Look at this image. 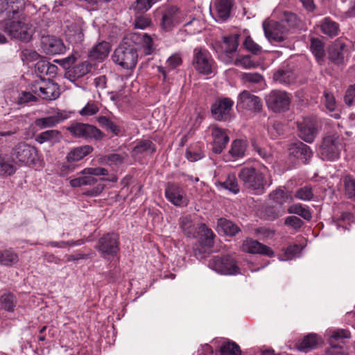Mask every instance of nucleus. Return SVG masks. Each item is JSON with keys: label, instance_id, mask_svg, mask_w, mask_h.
Masks as SVG:
<instances>
[{"label": "nucleus", "instance_id": "f257e3e1", "mask_svg": "<svg viewBox=\"0 0 355 355\" xmlns=\"http://www.w3.org/2000/svg\"><path fill=\"white\" fill-rule=\"evenodd\" d=\"M24 10L23 0H0V12H6V15L0 21L3 31L12 38L28 42L32 40L34 31Z\"/></svg>", "mask_w": 355, "mask_h": 355}, {"label": "nucleus", "instance_id": "f03ea898", "mask_svg": "<svg viewBox=\"0 0 355 355\" xmlns=\"http://www.w3.org/2000/svg\"><path fill=\"white\" fill-rule=\"evenodd\" d=\"M112 59L125 69L132 70L136 67L138 61L137 50L131 44L129 37L125 38L114 50Z\"/></svg>", "mask_w": 355, "mask_h": 355}, {"label": "nucleus", "instance_id": "7ed1b4c3", "mask_svg": "<svg viewBox=\"0 0 355 355\" xmlns=\"http://www.w3.org/2000/svg\"><path fill=\"white\" fill-rule=\"evenodd\" d=\"M239 178L243 187L255 194L265 192L267 180L263 173L252 166L243 167L239 173Z\"/></svg>", "mask_w": 355, "mask_h": 355}, {"label": "nucleus", "instance_id": "20e7f679", "mask_svg": "<svg viewBox=\"0 0 355 355\" xmlns=\"http://www.w3.org/2000/svg\"><path fill=\"white\" fill-rule=\"evenodd\" d=\"M191 64L197 73L203 76H209L216 71V63L205 47L197 46L193 50Z\"/></svg>", "mask_w": 355, "mask_h": 355}, {"label": "nucleus", "instance_id": "39448f33", "mask_svg": "<svg viewBox=\"0 0 355 355\" xmlns=\"http://www.w3.org/2000/svg\"><path fill=\"white\" fill-rule=\"evenodd\" d=\"M29 88L34 94L46 101L55 100L60 94L58 85L50 79L35 80L29 85Z\"/></svg>", "mask_w": 355, "mask_h": 355}, {"label": "nucleus", "instance_id": "423d86ee", "mask_svg": "<svg viewBox=\"0 0 355 355\" xmlns=\"http://www.w3.org/2000/svg\"><path fill=\"white\" fill-rule=\"evenodd\" d=\"M238 34H232L222 37V42H216L213 48L218 57L227 64L232 63V55L235 53L239 46Z\"/></svg>", "mask_w": 355, "mask_h": 355}, {"label": "nucleus", "instance_id": "0eeeda50", "mask_svg": "<svg viewBox=\"0 0 355 355\" xmlns=\"http://www.w3.org/2000/svg\"><path fill=\"white\" fill-rule=\"evenodd\" d=\"M209 266L218 273L224 275H236L241 273L236 261L230 255L215 256L209 260Z\"/></svg>", "mask_w": 355, "mask_h": 355}, {"label": "nucleus", "instance_id": "6e6552de", "mask_svg": "<svg viewBox=\"0 0 355 355\" xmlns=\"http://www.w3.org/2000/svg\"><path fill=\"white\" fill-rule=\"evenodd\" d=\"M234 102L228 97H220L215 100L210 107L211 115L218 121H229L233 116Z\"/></svg>", "mask_w": 355, "mask_h": 355}, {"label": "nucleus", "instance_id": "1a4fd4ad", "mask_svg": "<svg viewBox=\"0 0 355 355\" xmlns=\"http://www.w3.org/2000/svg\"><path fill=\"white\" fill-rule=\"evenodd\" d=\"M289 94L284 91L272 90L266 96V103L268 109L275 113L287 111L291 103Z\"/></svg>", "mask_w": 355, "mask_h": 355}, {"label": "nucleus", "instance_id": "9d476101", "mask_svg": "<svg viewBox=\"0 0 355 355\" xmlns=\"http://www.w3.org/2000/svg\"><path fill=\"white\" fill-rule=\"evenodd\" d=\"M340 144L339 137L334 135H329L323 138L320 146V154L324 160H335L340 156Z\"/></svg>", "mask_w": 355, "mask_h": 355}, {"label": "nucleus", "instance_id": "9b49d317", "mask_svg": "<svg viewBox=\"0 0 355 355\" xmlns=\"http://www.w3.org/2000/svg\"><path fill=\"white\" fill-rule=\"evenodd\" d=\"M12 156L21 163L31 165L38 159V151L35 147L26 142H19L13 148Z\"/></svg>", "mask_w": 355, "mask_h": 355}, {"label": "nucleus", "instance_id": "f8f14e48", "mask_svg": "<svg viewBox=\"0 0 355 355\" xmlns=\"http://www.w3.org/2000/svg\"><path fill=\"white\" fill-rule=\"evenodd\" d=\"M67 130L75 137L84 139L101 140L104 137L101 130L87 123H73L67 128Z\"/></svg>", "mask_w": 355, "mask_h": 355}, {"label": "nucleus", "instance_id": "ddd939ff", "mask_svg": "<svg viewBox=\"0 0 355 355\" xmlns=\"http://www.w3.org/2000/svg\"><path fill=\"white\" fill-rule=\"evenodd\" d=\"M96 250L103 258L114 257L119 251V238L115 233H107L98 239Z\"/></svg>", "mask_w": 355, "mask_h": 355}, {"label": "nucleus", "instance_id": "4468645a", "mask_svg": "<svg viewBox=\"0 0 355 355\" xmlns=\"http://www.w3.org/2000/svg\"><path fill=\"white\" fill-rule=\"evenodd\" d=\"M182 21V12L180 8L171 5L162 12L160 27L166 32L171 31Z\"/></svg>", "mask_w": 355, "mask_h": 355}, {"label": "nucleus", "instance_id": "2eb2a0df", "mask_svg": "<svg viewBox=\"0 0 355 355\" xmlns=\"http://www.w3.org/2000/svg\"><path fill=\"white\" fill-rule=\"evenodd\" d=\"M349 338L350 332L348 330L338 329L333 331L328 340L330 347L326 351V354L346 355L343 339Z\"/></svg>", "mask_w": 355, "mask_h": 355}, {"label": "nucleus", "instance_id": "dca6fc26", "mask_svg": "<svg viewBox=\"0 0 355 355\" xmlns=\"http://www.w3.org/2000/svg\"><path fill=\"white\" fill-rule=\"evenodd\" d=\"M263 30L266 37L270 42H282L286 40L288 28L285 22H272L268 26L263 24Z\"/></svg>", "mask_w": 355, "mask_h": 355}, {"label": "nucleus", "instance_id": "f3484780", "mask_svg": "<svg viewBox=\"0 0 355 355\" xmlns=\"http://www.w3.org/2000/svg\"><path fill=\"white\" fill-rule=\"evenodd\" d=\"M236 107L239 109L260 112L262 109V103L259 97L245 90L239 95Z\"/></svg>", "mask_w": 355, "mask_h": 355}, {"label": "nucleus", "instance_id": "a211bd4d", "mask_svg": "<svg viewBox=\"0 0 355 355\" xmlns=\"http://www.w3.org/2000/svg\"><path fill=\"white\" fill-rule=\"evenodd\" d=\"M165 196L168 201L175 206H186L187 205L185 192L178 184L168 182L165 189Z\"/></svg>", "mask_w": 355, "mask_h": 355}, {"label": "nucleus", "instance_id": "6ab92c4d", "mask_svg": "<svg viewBox=\"0 0 355 355\" xmlns=\"http://www.w3.org/2000/svg\"><path fill=\"white\" fill-rule=\"evenodd\" d=\"M69 118V114L63 110H58L52 114L36 119L35 125L40 129L53 128Z\"/></svg>", "mask_w": 355, "mask_h": 355}, {"label": "nucleus", "instance_id": "aec40b11", "mask_svg": "<svg viewBox=\"0 0 355 355\" xmlns=\"http://www.w3.org/2000/svg\"><path fill=\"white\" fill-rule=\"evenodd\" d=\"M347 51V45L341 39H337L329 46V59L336 65L340 66L345 64V56Z\"/></svg>", "mask_w": 355, "mask_h": 355}, {"label": "nucleus", "instance_id": "412c9836", "mask_svg": "<svg viewBox=\"0 0 355 355\" xmlns=\"http://www.w3.org/2000/svg\"><path fill=\"white\" fill-rule=\"evenodd\" d=\"M299 137L307 143H312L318 135V128L314 121L310 119H304L297 123Z\"/></svg>", "mask_w": 355, "mask_h": 355}, {"label": "nucleus", "instance_id": "4be33fe9", "mask_svg": "<svg viewBox=\"0 0 355 355\" xmlns=\"http://www.w3.org/2000/svg\"><path fill=\"white\" fill-rule=\"evenodd\" d=\"M41 45L44 53L49 55L61 54L66 50L62 40L54 36L42 37Z\"/></svg>", "mask_w": 355, "mask_h": 355}, {"label": "nucleus", "instance_id": "5701e85b", "mask_svg": "<svg viewBox=\"0 0 355 355\" xmlns=\"http://www.w3.org/2000/svg\"><path fill=\"white\" fill-rule=\"evenodd\" d=\"M211 135L213 137L212 151L216 154H220L230 141L227 132L226 130L215 125L211 128Z\"/></svg>", "mask_w": 355, "mask_h": 355}, {"label": "nucleus", "instance_id": "b1692460", "mask_svg": "<svg viewBox=\"0 0 355 355\" xmlns=\"http://www.w3.org/2000/svg\"><path fill=\"white\" fill-rule=\"evenodd\" d=\"M241 248L243 252L250 254H260L269 257L274 256V252L270 247L252 239H246L243 241Z\"/></svg>", "mask_w": 355, "mask_h": 355}, {"label": "nucleus", "instance_id": "393cba45", "mask_svg": "<svg viewBox=\"0 0 355 355\" xmlns=\"http://www.w3.org/2000/svg\"><path fill=\"white\" fill-rule=\"evenodd\" d=\"M156 151L155 144L149 139L139 140L131 152L135 159H142L153 154Z\"/></svg>", "mask_w": 355, "mask_h": 355}, {"label": "nucleus", "instance_id": "a878e982", "mask_svg": "<svg viewBox=\"0 0 355 355\" xmlns=\"http://www.w3.org/2000/svg\"><path fill=\"white\" fill-rule=\"evenodd\" d=\"M289 150L291 155L302 160L304 164H306L313 156L311 148L300 141L291 144Z\"/></svg>", "mask_w": 355, "mask_h": 355}, {"label": "nucleus", "instance_id": "bb28decb", "mask_svg": "<svg viewBox=\"0 0 355 355\" xmlns=\"http://www.w3.org/2000/svg\"><path fill=\"white\" fill-rule=\"evenodd\" d=\"M91 68L92 65L87 61L80 62L69 67L65 72V77L69 80L74 82L88 73Z\"/></svg>", "mask_w": 355, "mask_h": 355}, {"label": "nucleus", "instance_id": "cd10ccee", "mask_svg": "<svg viewBox=\"0 0 355 355\" xmlns=\"http://www.w3.org/2000/svg\"><path fill=\"white\" fill-rule=\"evenodd\" d=\"M273 80L284 85H290L295 82L296 75L289 67H282L273 73Z\"/></svg>", "mask_w": 355, "mask_h": 355}, {"label": "nucleus", "instance_id": "c85d7f7f", "mask_svg": "<svg viewBox=\"0 0 355 355\" xmlns=\"http://www.w3.org/2000/svg\"><path fill=\"white\" fill-rule=\"evenodd\" d=\"M110 50V43L102 41L92 48L89 53V57L91 60L103 61L108 56Z\"/></svg>", "mask_w": 355, "mask_h": 355}, {"label": "nucleus", "instance_id": "c756f323", "mask_svg": "<svg viewBox=\"0 0 355 355\" xmlns=\"http://www.w3.org/2000/svg\"><path fill=\"white\" fill-rule=\"evenodd\" d=\"M93 150V147L90 145L73 148L67 155L66 159L69 163L78 162L90 154Z\"/></svg>", "mask_w": 355, "mask_h": 355}, {"label": "nucleus", "instance_id": "7c9ffc66", "mask_svg": "<svg viewBox=\"0 0 355 355\" xmlns=\"http://www.w3.org/2000/svg\"><path fill=\"white\" fill-rule=\"evenodd\" d=\"M197 232V236L200 237L201 243L205 246L212 247L214 245L216 235L205 223H200L198 226Z\"/></svg>", "mask_w": 355, "mask_h": 355}, {"label": "nucleus", "instance_id": "2f4dec72", "mask_svg": "<svg viewBox=\"0 0 355 355\" xmlns=\"http://www.w3.org/2000/svg\"><path fill=\"white\" fill-rule=\"evenodd\" d=\"M128 37L132 42L142 43L146 55H149L153 52V39L147 33L140 34L132 33H130Z\"/></svg>", "mask_w": 355, "mask_h": 355}, {"label": "nucleus", "instance_id": "473e14b6", "mask_svg": "<svg viewBox=\"0 0 355 355\" xmlns=\"http://www.w3.org/2000/svg\"><path fill=\"white\" fill-rule=\"evenodd\" d=\"M180 226L184 235L189 238H196L198 227L194 224L191 216H185L180 218Z\"/></svg>", "mask_w": 355, "mask_h": 355}, {"label": "nucleus", "instance_id": "72a5a7b5", "mask_svg": "<svg viewBox=\"0 0 355 355\" xmlns=\"http://www.w3.org/2000/svg\"><path fill=\"white\" fill-rule=\"evenodd\" d=\"M62 136L60 131L57 130H49L44 131L35 136V141L39 144L51 142L52 144L58 143Z\"/></svg>", "mask_w": 355, "mask_h": 355}, {"label": "nucleus", "instance_id": "f704fd0d", "mask_svg": "<svg viewBox=\"0 0 355 355\" xmlns=\"http://www.w3.org/2000/svg\"><path fill=\"white\" fill-rule=\"evenodd\" d=\"M217 17L221 20H226L230 15L233 6L232 0H217L215 3Z\"/></svg>", "mask_w": 355, "mask_h": 355}, {"label": "nucleus", "instance_id": "c9c22d12", "mask_svg": "<svg viewBox=\"0 0 355 355\" xmlns=\"http://www.w3.org/2000/svg\"><path fill=\"white\" fill-rule=\"evenodd\" d=\"M217 228L219 232H223L225 235L231 236H235L241 231L236 224L223 218L218 220Z\"/></svg>", "mask_w": 355, "mask_h": 355}, {"label": "nucleus", "instance_id": "e433bc0d", "mask_svg": "<svg viewBox=\"0 0 355 355\" xmlns=\"http://www.w3.org/2000/svg\"><path fill=\"white\" fill-rule=\"evenodd\" d=\"M320 342V338L315 334H309L304 336L298 345V349L304 352H308L317 347Z\"/></svg>", "mask_w": 355, "mask_h": 355}, {"label": "nucleus", "instance_id": "4c0bfd02", "mask_svg": "<svg viewBox=\"0 0 355 355\" xmlns=\"http://www.w3.org/2000/svg\"><path fill=\"white\" fill-rule=\"evenodd\" d=\"M19 255L12 249L0 250V264L4 266H12L19 262Z\"/></svg>", "mask_w": 355, "mask_h": 355}, {"label": "nucleus", "instance_id": "58836bf2", "mask_svg": "<svg viewBox=\"0 0 355 355\" xmlns=\"http://www.w3.org/2000/svg\"><path fill=\"white\" fill-rule=\"evenodd\" d=\"M216 184L218 187L219 186L230 191L234 194H237L240 191V187L234 173H229L225 181H218Z\"/></svg>", "mask_w": 355, "mask_h": 355}, {"label": "nucleus", "instance_id": "ea45409f", "mask_svg": "<svg viewBox=\"0 0 355 355\" xmlns=\"http://www.w3.org/2000/svg\"><path fill=\"white\" fill-rule=\"evenodd\" d=\"M320 27L321 32L330 37H335L338 34V24L331 20L329 17L324 18Z\"/></svg>", "mask_w": 355, "mask_h": 355}, {"label": "nucleus", "instance_id": "a19ab883", "mask_svg": "<svg viewBox=\"0 0 355 355\" xmlns=\"http://www.w3.org/2000/svg\"><path fill=\"white\" fill-rule=\"evenodd\" d=\"M270 199L275 203L282 205L288 200H292L291 194L286 189L281 187L276 189L270 193Z\"/></svg>", "mask_w": 355, "mask_h": 355}, {"label": "nucleus", "instance_id": "79ce46f5", "mask_svg": "<svg viewBox=\"0 0 355 355\" xmlns=\"http://www.w3.org/2000/svg\"><path fill=\"white\" fill-rule=\"evenodd\" d=\"M289 214H294L299 215L306 220H311L312 218V214L307 206H303L300 203L293 204L288 209Z\"/></svg>", "mask_w": 355, "mask_h": 355}, {"label": "nucleus", "instance_id": "37998d69", "mask_svg": "<svg viewBox=\"0 0 355 355\" xmlns=\"http://www.w3.org/2000/svg\"><path fill=\"white\" fill-rule=\"evenodd\" d=\"M17 302V298L12 293H4L0 297L1 307L9 312L14 311Z\"/></svg>", "mask_w": 355, "mask_h": 355}, {"label": "nucleus", "instance_id": "c03bdc74", "mask_svg": "<svg viewBox=\"0 0 355 355\" xmlns=\"http://www.w3.org/2000/svg\"><path fill=\"white\" fill-rule=\"evenodd\" d=\"M219 352L220 355H241L240 347L234 341H224L220 347Z\"/></svg>", "mask_w": 355, "mask_h": 355}, {"label": "nucleus", "instance_id": "a18cd8bd", "mask_svg": "<svg viewBox=\"0 0 355 355\" xmlns=\"http://www.w3.org/2000/svg\"><path fill=\"white\" fill-rule=\"evenodd\" d=\"M161 0H135L132 8L137 14H144Z\"/></svg>", "mask_w": 355, "mask_h": 355}, {"label": "nucleus", "instance_id": "49530a36", "mask_svg": "<svg viewBox=\"0 0 355 355\" xmlns=\"http://www.w3.org/2000/svg\"><path fill=\"white\" fill-rule=\"evenodd\" d=\"M324 43L320 39L312 38L311 40L310 49L318 62L323 60L324 57Z\"/></svg>", "mask_w": 355, "mask_h": 355}, {"label": "nucleus", "instance_id": "de8ad7c7", "mask_svg": "<svg viewBox=\"0 0 355 355\" xmlns=\"http://www.w3.org/2000/svg\"><path fill=\"white\" fill-rule=\"evenodd\" d=\"M345 193L348 198L355 201V178L352 175L343 178Z\"/></svg>", "mask_w": 355, "mask_h": 355}, {"label": "nucleus", "instance_id": "09e8293b", "mask_svg": "<svg viewBox=\"0 0 355 355\" xmlns=\"http://www.w3.org/2000/svg\"><path fill=\"white\" fill-rule=\"evenodd\" d=\"M245 148V144L242 140L236 139L232 142L229 153L234 158H239L244 156Z\"/></svg>", "mask_w": 355, "mask_h": 355}, {"label": "nucleus", "instance_id": "8fccbe9b", "mask_svg": "<svg viewBox=\"0 0 355 355\" xmlns=\"http://www.w3.org/2000/svg\"><path fill=\"white\" fill-rule=\"evenodd\" d=\"M127 157L125 153L117 154L112 153L105 155L102 157V161L109 165H120L123 163Z\"/></svg>", "mask_w": 355, "mask_h": 355}, {"label": "nucleus", "instance_id": "3c124183", "mask_svg": "<svg viewBox=\"0 0 355 355\" xmlns=\"http://www.w3.org/2000/svg\"><path fill=\"white\" fill-rule=\"evenodd\" d=\"M97 121L101 125L106 128L107 130L111 131L115 135H119L120 132V130L119 126L112 121L109 118L105 116H98L97 119Z\"/></svg>", "mask_w": 355, "mask_h": 355}, {"label": "nucleus", "instance_id": "603ef678", "mask_svg": "<svg viewBox=\"0 0 355 355\" xmlns=\"http://www.w3.org/2000/svg\"><path fill=\"white\" fill-rule=\"evenodd\" d=\"M323 103L329 112H334L337 109V103L334 94L328 90H324L323 93Z\"/></svg>", "mask_w": 355, "mask_h": 355}, {"label": "nucleus", "instance_id": "864d4df0", "mask_svg": "<svg viewBox=\"0 0 355 355\" xmlns=\"http://www.w3.org/2000/svg\"><path fill=\"white\" fill-rule=\"evenodd\" d=\"M97 182V180L92 176H81L71 180L70 185L73 187H78L83 185H93Z\"/></svg>", "mask_w": 355, "mask_h": 355}, {"label": "nucleus", "instance_id": "5fc2aeb1", "mask_svg": "<svg viewBox=\"0 0 355 355\" xmlns=\"http://www.w3.org/2000/svg\"><path fill=\"white\" fill-rule=\"evenodd\" d=\"M232 62H233L235 66L243 67L246 69L254 68L257 66V64L252 60L250 55L241 56L235 60L232 59Z\"/></svg>", "mask_w": 355, "mask_h": 355}, {"label": "nucleus", "instance_id": "6e6d98bb", "mask_svg": "<svg viewBox=\"0 0 355 355\" xmlns=\"http://www.w3.org/2000/svg\"><path fill=\"white\" fill-rule=\"evenodd\" d=\"M152 25L151 19L147 15L140 14L139 16H136L133 22V26L135 28L145 29Z\"/></svg>", "mask_w": 355, "mask_h": 355}, {"label": "nucleus", "instance_id": "4d7b16f0", "mask_svg": "<svg viewBox=\"0 0 355 355\" xmlns=\"http://www.w3.org/2000/svg\"><path fill=\"white\" fill-rule=\"evenodd\" d=\"M295 197L304 201H309L313 198V193L311 187L305 186L300 188L295 192Z\"/></svg>", "mask_w": 355, "mask_h": 355}, {"label": "nucleus", "instance_id": "13d9d810", "mask_svg": "<svg viewBox=\"0 0 355 355\" xmlns=\"http://www.w3.org/2000/svg\"><path fill=\"white\" fill-rule=\"evenodd\" d=\"M243 46L246 50H248L254 55H259L262 51L261 46H259L256 42H254V40L250 36L246 37L243 42Z\"/></svg>", "mask_w": 355, "mask_h": 355}, {"label": "nucleus", "instance_id": "bf43d9fd", "mask_svg": "<svg viewBox=\"0 0 355 355\" xmlns=\"http://www.w3.org/2000/svg\"><path fill=\"white\" fill-rule=\"evenodd\" d=\"M283 214L280 208L275 206H268L265 209L264 214L266 219L273 220L278 218Z\"/></svg>", "mask_w": 355, "mask_h": 355}, {"label": "nucleus", "instance_id": "052dcab7", "mask_svg": "<svg viewBox=\"0 0 355 355\" xmlns=\"http://www.w3.org/2000/svg\"><path fill=\"white\" fill-rule=\"evenodd\" d=\"M204 157V153L200 149H194L189 147L186 150V157L190 162H196Z\"/></svg>", "mask_w": 355, "mask_h": 355}, {"label": "nucleus", "instance_id": "680f3d73", "mask_svg": "<svg viewBox=\"0 0 355 355\" xmlns=\"http://www.w3.org/2000/svg\"><path fill=\"white\" fill-rule=\"evenodd\" d=\"M40 58V55L32 49H24L21 53V58L24 62L27 64L30 62L35 61Z\"/></svg>", "mask_w": 355, "mask_h": 355}, {"label": "nucleus", "instance_id": "e2e57ef3", "mask_svg": "<svg viewBox=\"0 0 355 355\" xmlns=\"http://www.w3.org/2000/svg\"><path fill=\"white\" fill-rule=\"evenodd\" d=\"M302 251V248L300 245L294 244L288 245L284 252V259L290 260L295 257Z\"/></svg>", "mask_w": 355, "mask_h": 355}, {"label": "nucleus", "instance_id": "0e129e2a", "mask_svg": "<svg viewBox=\"0 0 355 355\" xmlns=\"http://www.w3.org/2000/svg\"><path fill=\"white\" fill-rule=\"evenodd\" d=\"M80 173L83 175H89L95 176H105L108 175V171L106 168L102 167L85 168L83 171H81Z\"/></svg>", "mask_w": 355, "mask_h": 355}, {"label": "nucleus", "instance_id": "69168bd1", "mask_svg": "<svg viewBox=\"0 0 355 355\" xmlns=\"http://www.w3.org/2000/svg\"><path fill=\"white\" fill-rule=\"evenodd\" d=\"M33 93L31 92H21L19 94L16 103L19 105L26 104L29 102L36 101L37 98Z\"/></svg>", "mask_w": 355, "mask_h": 355}, {"label": "nucleus", "instance_id": "338daca9", "mask_svg": "<svg viewBox=\"0 0 355 355\" xmlns=\"http://www.w3.org/2000/svg\"><path fill=\"white\" fill-rule=\"evenodd\" d=\"M344 101L348 106L355 104V83L349 85L345 92Z\"/></svg>", "mask_w": 355, "mask_h": 355}, {"label": "nucleus", "instance_id": "774afa93", "mask_svg": "<svg viewBox=\"0 0 355 355\" xmlns=\"http://www.w3.org/2000/svg\"><path fill=\"white\" fill-rule=\"evenodd\" d=\"M284 224L290 226L295 230H298L304 225V222L298 217L295 216H288L286 218Z\"/></svg>", "mask_w": 355, "mask_h": 355}]
</instances>
